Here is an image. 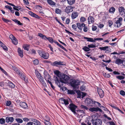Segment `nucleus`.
<instances>
[{"instance_id": "obj_52", "label": "nucleus", "mask_w": 125, "mask_h": 125, "mask_svg": "<svg viewBox=\"0 0 125 125\" xmlns=\"http://www.w3.org/2000/svg\"><path fill=\"white\" fill-rule=\"evenodd\" d=\"M120 94L124 96L125 95V92L123 90H121L120 92Z\"/></svg>"}, {"instance_id": "obj_62", "label": "nucleus", "mask_w": 125, "mask_h": 125, "mask_svg": "<svg viewBox=\"0 0 125 125\" xmlns=\"http://www.w3.org/2000/svg\"><path fill=\"white\" fill-rule=\"evenodd\" d=\"M1 47L4 49L5 50H8V48L4 44V45H3V46H2Z\"/></svg>"}, {"instance_id": "obj_1", "label": "nucleus", "mask_w": 125, "mask_h": 125, "mask_svg": "<svg viewBox=\"0 0 125 125\" xmlns=\"http://www.w3.org/2000/svg\"><path fill=\"white\" fill-rule=\"evenodd\" d=\"M69 80V77L68 76L65 74H62L60 78V79H59V83H56L61 88H62L63 91H64L63 90L64 88H65V87H62L63 86V83H66Z\"/></svg>"}, {"instance_id": "obj_38", "label": "nucleus", "mask_w": 125, "mask_h": 125, "mask_svg": "<svg viewBox=\"0 0 125 125\" xmlns=\"http://www.w3.org/2000/svg\"><path fill=\"white\" fill-rule=\"evenodd\" d=\"M116 77L117 79L120 80H122L124 79L125 78V77L119 75L117 76Z\"/></svg>"}, {"instance_id": "obj_31", "label": "nucleus", "mask_w": 125, "mask_h": 125, "mask_svg": "<svg viewBox=\"0 0 125 125\" xmlns=\"http://www.w3.org/2000/svg\"><path fill=\"white\" fill-rule=\"evenodd\" d=\"M8 85L12 88H14L15 87L14 85L11 82L9 81L8 83Z\"/></svg>"}, {"instance_id": "obj_37", "label": "nucleus", "mask_w": 125, "mask_h": 125, "mask_svg": "<svg viewBox=\"0 0 125 125\" xmlns=\"http://www.w3.org/2000/svg\"><path fill=\"white\" fill-rule=\"evenodd\" d=\"M68 3L70 5H72L75 2V0H67Z\"/></svg>"}, {"instance_id": "obj_3", "label": "nucleus", "mask_w": 125, "mask_h": 125, "mask_svg": "<svg viewBox=\"0 0 125 125\" xmlns=\"http://www.w3.org/2000/svg\"><path fill=\"white\" fill-rule=\"evenodd\" d=\"M54 73L56 75V77H54V80L55 83H59V79L61 76L62 75L58 70H55L54 71Z\"/></svg>"}, {"instance_id": "obj_56", "label": "nucleus", "mask_w": 125, "mask_h": 125, "mask_svg": "<svg viewBox=\"0 0 125 125\" xmlns=\"http://www.w3.org/2000/svg\"><path fill=\"white\" fill-rule=\"evenodd\" d=\"M96 26L93 25L92 26V30L93 31H95L97 29Z\"/></svg>"}, {"instance_id": "obj_53", "label": "nucleus", "mask_w": 125, "mask_h": 125, "mask_svg": "<svg viewBox=\"0 0 125 125\" xmlns=\"http://www.w3.org/2000/svg\"><path fill=\"white\" fill-rule=\"evenodd\" d=\"M108 23L109 27H111L113 23L112 21L111 20H109L108 21Z\"/></svg>"}, {"instance_id": "obj_61", "label": "nucleus", "mask_w": 125, "mask_h": 125, "mask_svg": "<svg viewBox=\"0 0 125 125\" xmlns=\"http://www.w3.org/2000/svg\"><path fill=\"white\" fill-rule=\"evenodd\" d=\"M35 73L37 77L38 76H39V75H40L41 74L39 72L37 71H35Z\"/></svg>"}, {"instance_id": "obj_64", "label": "nucleus", "mask_w": 125, "mask_h": 125, "mask_svg": "<svg viewBox=\"0 0 125 125\" xmlns=\"http://www.w3.org/2000/svg\"><path fill=\"white\" fill-rule=\"evenodd\" d=\"M85 88L84 86H82L80 87L81 90L82 91H83L85 89Z\"/></svg>"}, {"instance_id": "obj_22", "label": "nucleus", "mask_w": 125, "mask_h": 125, "mask_svg": "<svg viewBox=\"0 0 125 125\" xmlns=\"http://www.w3.org/2000/svg\"><path fill=\"white\" fill-rule=\"evenodd\" d=\"M18 52L19 55L22 58L23 56V51L21 50L20 48H18Z\"/></svg>"}, {"instance_id": "obj_63", "label": "nucleus", "mask_w": 125, "mask_h": 125, "mask_svg": "<svg viewBox=\"0 0 125 125\" xmlns=\"http://www.w3.org/2000/svg\"><path fill=\"white\" fill-rule=\"evenodd\" d=\"M108 123L110 125H115L114 122L112 121H109L108 122Z\"/></svg>"}, {"instance_id": "obj_44", "label": "nucleus", "mask_w": 125, "mask_h": 125, "mask_svg": "<svg viewBox=\"0 0 125 125\" xmlns=\"http://www.w3.org/2000/svg\"><path fill=\"white\" fill-rule=\"evenodd\" d=\"M87 46L89 48H94L96 47V46L93 44L88 45Z\"/></svg>"}, {"instance_id": "obj_14", "label": "nucleus", "mask_w": 125, "mask_h": 125, "mask_svg": "<svg viewBox=\"0 0 125 125\" xmlns=\"http://www.w3.org/2000/svg\"><path fill=\"white\" fill-rule=\"evenodd\" d=\"M76 25L77 28L81 31L82 29V27H84L85 25V24L83 23H82L81 24L79 23H76Z\"/></svg>"}, {"instance_id": "obj_28", "label": "nucleus", "mask_w": 125, "mask_h": 125, "mask_svg": "<svg viewBox=\"0 0 125 125\" xmlns=\"http://www.w3.org/2000/svg\"><path fill=\"white\" fill-rule=\"evenodd\" d=\"M86 95V94L83 92H80V93L78 94V95L80 97H81L83 98Z\"/></svg>"}, {"instance_id": "obj_23", "label": "nucleus", "mask_w": 125, "mask_h": 125, "mask_svg": "<svg viewBox=\"0 0 125 125\" xmlns=\"http://www.w3.org/2000/svg\"><path fill=\"white\" fill-rule=\"evenodd\" d=\"M123 61V60L120 59H117L116 60L115 62L116 64H119L121 63L122 64Z\"/></svg>"}, {"instance_id": "obj_19", "label": "nucleus", "mask_w": 125, "mask_h": 125, "mask_svg": "<svg viewBox=\"0 0 125 125\" xmlns=\"http://www.w3.org/2000/svg\"><path fill=\"white\" fill-rule=\"evenodd\" d=\"M6 122L7 123H8L10 122H12L14 120V118L12 117H7L6 118Z\"/></svg>"}, {"instance_id": "obj_41", "label": "nucleus", "mask_w": 125, "mask_h": 125, "mask_svg": "<svg viewBox=\"0 0 125 125\" xmlns=\"http://www.w3.org/2000/svg\"><path fill=\"white\" fill-rule=\"evenodd\" d=\"M15 120L18 123H21L23 122V120L21 119L17 118L15 119Z\"/></svg>"}, {"instance_id": "obj_15", "label": "nucleus", "mask_w": 125, "mask_h": 125, "mask_svg": "<svg viewBox=\"0 0 125 125\" xmlns=\"http://www.w3.org/2000/svg\"><path fill=\"white\" fill-rule=\"evenodd\" d=\"M88 23L90 24L93 23L94 21V18L93 16H89L88 18Z\"/></svg>"}, {"instance_id": "obj_18", "label": "nucleus", "mask_w": 125, "mask_h": 125, "mask_svg": "<svg viewBox=\"0 0 125 125\" xmlns=\"http://www.w3.org/2000/svg\"><path fill=\"white\" fill-rule=\"evenodd\" d=\"M44 77L45 80H46L47 79H50L51 76L48 73L46 72H44Z\"/></svg>"}, {"instance_id": "obj_47", "label": "nucleus", "mask_w": 125, "mask_h": 125, "mask_svg": "<svg viewBox=\"0 0 125 125\" xmlns=\"http://www.w3.org/2000/svg\"><path fill=\"white\" fill-rule=\"evenodd\" d=\"M24 81H25L26 83H28V78L26 76L24 75Z\"/></svg>"}, {"instance_id": "obj_6", "label": "nucleus", "mask_w": 125, "mask_h": 125, "mask_svg": "<svg viewBox=\"0 0 125 125\" xmlns=\"http://www.w3.org/2000/svg\"><path fill=\"white\" fill-rule=\"evenodd\" d=\"M94 101L93 100L89 98H87L85 100V102L88 106H93L94 104Z\"/></svg>"}, {"instance_id": "obj_25", "label": "nucleus", "mask_w": 125, "mask_h": 125, "mask_svg": "<svg viewBox=\"0 0 125 125\" xmlns=\"http://www.w3.org/2000/svg\"><path fill=\"white\" fill-rule=\"evenodd\" d=\"M99 48L101 51H108V46H106L103 47H99Z\"/></svg>"}, {"instance_id": "obj_32", "label": "nucleus", "mask_w": 125, "mask_h": 125, "mask_svg": "<svg viewBox=\"0 0 125 125\" xmlns=\"http://www.w3.org/2000/svg\"><path fill=\"white\" fill-rule=\"evenodd\" d=\"M115 10V9L113 7H112L109 10V12L112 14L114 13Z\"/></svg>"}, {"instance_id": "obj_58", "label": "nucleus", "mask_w": 125, "mask_h": 125, "mask_svg": "<svg viewBox=\"0 0 125 125\" xmlns=\"http://www.w3.org/2000/svg\"><path fill=\"white\" fill-rule=\"evenodd\" d=\"M5 7L7 8L10 10H12V7L8 5H6L5 6Z\"/></svg>"}, {"instance_id": "obj_36", "label": "nucleus", "mask_w": 125, "mask_h": 125, "mask_svg": "<svg viewBox=\"0 0 125 125\" xmlns=\"http://www.w3.org/2000/svg\"><path fill=\"white\" fill-rule=\"evenodd\" d=\"M48 41L51 43H52L54 42L53 38L51 37H48L47 39Z\"/></svg>"}, {"instance_id": "obj_9", "label": "nucleus", "mask_w": 125, "mask_h": 125, "mask_svg": "<svg viewBox=\"0 0 125 125\" xmlns=\"http://www.w3.org/2000/svg\"><path fill=\"white\" fill-rule=\"evenodd\" d=\"M123 19L121 17H120L118 20L115 22V25L117 27H120L122 24V21Z\"/></svg>"}, {"instance_id": "obj_5", "label": "nucleus", "mask_w": 125, "mask_h": 125, "mask_svg": "<svg viewBox=\"0 0 125 125\" xmlns=\"http://www.w3.org/2000/svg\"><path fill=\"white\" fill-rule=\"evenodd\" d=\"M77 107L73 103L70 104L68 107L69 108L73 113L75 115H77V114L76 112V109Z\"/></svg>"}, {"instance_id": "obj_11", "label": "nucleus", "mask_w": 125, "mask_h": 125, "mask_svg": "<svg viewBox=\"0 0 125 125\" xmlns=\"http://www.w3.org/2000/svg\"><path fill=\"white\" fill-rule=\"evenodd\" d=\"M73 10V8L72 6H70L66 7L65 10V12L66 13H68L70 12H72Z\"/></svg>"}, {"instance_id": "obj_42", "label": "nucleus", "mask_w": 125, "mask_h": 125, "mask_svg": "<svg viewBox=\"0 0 125 125\" xmlns=\"http://www.w3.org/2000/svg\"><path fill=\"white\" fill-rule=\"evenodd\" d=\"M80 107L84 110H87L88 109V108L87 106L83 105H81L80 106Z\"/></svg>"}, {"instance_id": "obj_8", "label": "nucleus", "mask_w": 125, "mask_h": 125, "mask_svg": "<svg viewBox=\"0 0 125 125\" xmlns=\"http://www.w3.org/2000/svg\"><path fill=\"white\" fill-rule=\"evenodd\" d=\"M9 37L12 40V43L15 45H16L18 43L17 39L12 35H10Z\"/></svg>"}, {"instance_id": "obj_10", "label": "nucleus", "mask_w": 125, "mask_h": 125, "mask_svg": "<svg viewBox=\"0 0 125 125\" xmlns=\"http://www.w3.org/2000/svg\"><path fill=\"white\" fill-rule=\"evenodd\" d=\"M89 110L92 112H93L94 111L97 112L99 111L100 112H102V110L98 107L96 108L95 107H91L89 109Z\"/></svg>"}, {"instance_id": "obj_13", "label": "nucleus", "mask_w": 125, "mask_h": 125, "mask_svg": "<svg viewBox=\"0 0 125 125\" xmlns=\"http://www.w3.org/2000/svg\"><path fill=\"white\" fill-rule=\"evenodd\" d=\"M60 100L62 102V104H64L66 106L69 104V101L67 99H65L63 98H62L60 99Z\"/></svg>"}, {"instance_id": "obj_59", "label": "nucleus", "mask_w": 125, "mask_h": 125, "mask_svg": "<svg viewBox=\"0 0 125 125\" xmlns=\"http://www.w3.org/2000/svg\"><path fill=\"white\" fill-rule=\"evenodd\" d=\"M28 106L26 103L24 102V109H28Z\"/></svg>"}, {"instance_id": "obj_55", "label": "nucleus", "mask_w": 125, "mask_h": 125, "mask_svg": "<svg viewBox=\"0 0 125 125\" xmlns=\"http://www.w3.org/2000/svg\"><path fill=\"white\" fill-rule=\"evenodd\" d=\"M94 40L95 41H96L102 40H103V39L102 38H94Z\"/></svg>"}, {"instance_id": "obj_60", "label": "nucleus", "mask_w": 125, "mask_h": 125, "mask_svg": "<svg viewBox=\"0 0 125 125\" xmlns=\"http://www.w3.org/2000/svg\"><path fill=\"white\" fill-rule=\"evenodd\" d=\"M32 16L36 18H39V17L37 15L34 13H33Z\"/></svg>"}, {"instance_id": "obj_2", "label": "nucleus", "mask_w": 125, "mask_h": 125, "mask_svg": "<svg viewBox=\"0 0 125 125\" xmlns=\"http://www.w3.org/2000/svg\"><path fill=\"white\" fill-rule=\"evenodd\" d=\"M38 52L40 56L45 59H47L49 56V54L48 53L41 50H38Z\"/></svg>"}, {"instance_id": "obj_39", "label": "nucleus", "mask_w": 125, "mask_h": 125, "mask_svg": "<svg viewBox=\"0 0 125 125\" xmlns=\"http://www.w3.org/2000/svg\"><path fill=\"white\" fill-rule=\"evenodd\" d=\"M44 123L45 125H52L50 122L47 120H44Z\"/></svg>"}, {"instance_id": "obj_54", "label": "nucleus", "mask_w": 125, "mask_h": 125, "mask_svg": "<svg viewBox=\"0 0 125 125\" xmlns=\"http://www.w3.org/2000/svg\"><path fill=\"white\" fill-rule=\"evenodd\" d=\"M6 105L7 106H9L11 104V102L9 101H8L6 102Z\"/></svg>"}, {"instance_id": "obj_45", "label": "nucleus", "mask_w": 125, "mask_h": 125, "mask_svg": "<svg viewBox=\"0 0 125 125\" xmlns=\"http://www.w3.org/2000/svg\"><path fill=\"white\" fill-rule=\"evenodd\" d=\"M61 11V10L57 8L55 9V12L57 14H60Z\"/></svg>"}, {"instance_id": "obj_21", "label": "nucleus", "mask_w": 125, "mask_h": 125, "mask_svg": "<svg viewBox=\"0 0 125 125\" xmlns=\"http://www.w3.org/2000/svg\"><path fill=\"white\" fill-rule=\"evenodd\" d=\"M48 3L50 6H54L55 5L56 3L52 0H47Z\"/></svg>"}, {"instance_id": "obj_57", "label": "nucleus", "mask_w": 125, "mask_h": 125, "mask_svg": "<svg viewBox=\"0 0 125 125\" xmlns=\"http://www.w3.org/2000/svg\"><path fill=\"white\" fill-rule=\"evenodd\" d=\"M24 3H25V5L27 6L29 4V3L28 0H24Z\"/></svg>"}, {"instance_id": "obj_24", "label": "nucleus", "mask_w": 125, "mask_h": 125, "mask_svg": "<svg viewBox=\"0 0 125 125\" xmlns=\"http://www.w3.org/2000/svg\"><path fill=\"white\" fill-rule=\"evenodd\" d=\"M62 62H61L55 61L53 63V65L55 66L57 65H63L62 63Z\"/></svg>"}, {"instance_id": "obj_46", "label": "nucleus", "mask_w": 125, "mask_h": 125, "mask_svg": "<svg viewBox=\"0 0 125 125\" xmlns=\"http://www.w3.org/2000/svg\"><path fill=\"white\" fill-rule=\"evenodd\" d=\"M68 93L70 94H74L73 91L70 90H68Z\"/></svg>"}, {"instance_id": "obj_20", "label": "nucleus", "mask_w": 125, "mask_h": 125, "mask_svg": "<svg viewBox=\"0 0 125 125\" xmlns=\"http://www.w3.org/2000/svg\"><path fill=\"white\" fill-rule=\"evenodd\" d=\"M39 79L44 87H46V84L45 82L42 77H41L39 78Z\"/></svg>"}, {"instance_id": "obj_17", "label": "nucleus", "mask_w": 125, "mask_h": 125, "mask_svg": "<svg viewBox=\"0 0 125 125\" xmlns=\"http://www.w3.org/2000/svg\"><path fill=\"white\" fill-rule=\"evenodd\" d=\"M78 14L76 11L73 12L71 15V17L72 19H74L76 18L78 16Z\"/></svg>"}, {"instance_id": "obj_35", "label": "nucleus", "mask_w": 125, "mask_h": 125, "mask_svg": "<svg viewBox=\"0 0 125 125\" xmlns=\"http://www.w3.org/2000/svg\"><path fill=\"white\" fill-rule=\"evenodd\" d=\"M88 46H85L82 49L85 52H86L89 51L90 50Z\"/></svg>"}, {"instance_id": "obj_12", "label": "nucleus", "mask_w": 125, "mask_h": 125, "mask_svg": "<svg viewBox=\"0 0 125 125\" xmlns=\"http://www.w3.org/2000/svg\"><path fill=\"white\" fill-rule=\"evenodd\" d=\"M98 94L101 98H102L104 96V91L101 89L98 88L97 89Z\"/></svg>"}, {"instance_id": "obj_7", "label": "nucleus", "mask_w": 125, "mask_h": 125, "mask_svg": "<svg viewBox=\"0 0 125 125\" xmlns=\"http://www.w3.org/2000/svg\"><path fill=\"white\" fill-rule=\"evenodd\" d=\"M93 121V125H101L102 121L101 119H97Z\"/></svg>"}, {"instance_id": "obj_34", "label": "nucleus", "mask_w": 125, "mask_h": 125, "mask_svg": "<svg viewBox=\"0 0 125 125\" xmlns=\"http://www.w3.org/2000/svg\"><path fill=\"white\" fill-rule=\"evenodd\" d=\"M30 48V45L27 44H24V49L28 51Z\"/></svg>"}, {"instance_id": "obj_51", "label": "nucleus", "mask_w": 125, "mask_h": 125, "mask_svg": "<svg viewBox=\"0 0 125 125\" xmlns=\"http://www.w3.org/2000/svg\"><path fill=\"white\" fill-rule=\"evenodd\" d=\"M104 116L106 118L109 120H111L112 119L110 117L108 116L106 114H104Z\"/></svg>"}, {"instance_id": "obj_4", "label": "nucleus", "mask_w": 125, "mask_h": 125, "mask_svg": "<svg viewBox=\"0 0 125 125\" xmlns=\"http://www.w3.org/2000/svg\"><path fill=\"white\" fill-rule=\"evenodd\" d=\"M80 83V82L79 80L73 79L71 80L70 83L71 85L74 88H76Z\"/></svg>"}, {"instance_id": "obj_26", "label": "nucleus", "mask_w": 125, "mask_h": 125, "mask_svg": "<svg viewBox=\"0 0 125 125\" xmlns=\"http://www.w3.org/2000/svg\"><path fill=\"white\" fill-rule=\"evenodd\" d=\"M13 69L15 71H16L17 73L22 78H21L22 79H23V76H22L21 73L19 71H17V68L16 67H14L13 68Z\"/></svg>"}, {"instance_id": "obj_50", "label": "nucleus", "mask_w": 125, "mask_h": 125, "mask_svg": "<svg viewBox=\"0 0 125 125\" xmlns=\"http://www.w3.org/2000/svg\"><path fill=\"white\" fill-rule=\"evenodd\" d=\"M0 69L3 72V73H4L6 75H8V74L1 67L0 68Z\"/></svg>"}, {"instance_id": "obj_27", "label": "nucleus", "mask_w": 125, "mask_h": 125, "mask_svg": "<svg viewBox=\"0 0 125 125\" xmlns=\"http://www.w3.org/2000/svg\"><path fill=\"white\" fill-rule=\"evenodd\" d=\"M54 42L57 45L59 46L61 48L63 49L64 51H67L66 49L64 47L60 45L57 42L54 41Z\"/></svg>"}, {"instance_id": "obj_49", "label": "nucleus", "mask_w": 125, "mask_h": 125, "mask_svg": "<svg viewBox=\"0 0 125 125\" xmlns=\"http://www.w3.org/2000/svg\"><path fill=\"white\" fill-rule=\"evenodd\" d=\"M86 21V19L84 17H82L81 18L80 21L81 22H84Z\"/></svg>"}, {"instance_id": "obj_48", "label": "nucleus", "mask_w": 125, "mask_h": 125, "mask_svg": "<svg viewBox=\"0 0 125 125\" xmlns=\"http://www.w3.org/2000/svg\"><path fill=\"white\" fill-rule=\"evenodd\" d=\"M33 63L35 65H37L39 63V61L38 59H36L33 61Z\"/></svg>"}, {"instance_id": "obj_30", "label": "nucleus", "mask_w": 125, "mask_h": 125, "mask_svg": "<svg viewBox=\"0 0 125 125\" xmlns=\"http://www.w3.org/2000/svg\"><path fill=\"white\" fill-rule=\"evenodd\" d=\"M33 124L34 125H40V122L35 119H34L33 121Z\"/></svg>"}, {"instance_id": "obj_40", "label": "nucleus", "mask_w": 125, "mask_h": 125, "mask_svg": "<svg viewBox=\"0 0 125 125\" xmlns=\"http://www.w3.org/2000/svg\"><path fill=\"white\" fill-rule=\"evenodd\" d=\"M105 77L109 78L110 77V75L109 73H103Z\"/></svg>"}, {"instance_id": "obj_43", "label": "nucleus", "mask_w": 125, "mask_h": 125, "mask_svg": "<svg viewBox=\"0 0 125 125\" xmlns=\"http://www.w3.org/2000/svg\"><path fill=\"white\" fill-rule=\"evenodd\" d=\"M5 120L3 118H1L0 119V123L1 124H4L5 123Z\"/></svg>"}, {"instance_id": "obj_29", "label": "nucleus", "mask_w": 125, "mask_h": 125, "mask_svg": "<svg viewBox=\"0 0 125 125\" xmlns=\"http://www.w3.org/2000/svg\"><path fill=\"white\" fill-rule=\"evenodd\" d=\"M84 39L87 40L88 41L91 42H95V40H93V39L92 38H87L86 37H84Z\"/></svg>"}, {"instance_id": "obj_33", "label": "nucleus", "mask_w": 125, "mask_h": 125, "mask_svg": "<svg viewBox=\"0 0 125 125\" xmlns=\"http://www.w3.org/2000/svg\"><path fill=\"white\" fill-rule=\"evenodd\" d=\"M12 21L14 22L15 23H17L18 24L20 25H23V24L21 23L18 20L16 19H14L12 20Z\"/></svg>"}, {"instance_id": "obj_16", "label": "nucleus", "mask_w": 125, "mask_h": 125, "mask_svg": "<svg viewBox=\"0 0 125 125\" xmlns=\"http://www.w3.org/2000/svg\"><path fill=\"white\" fill-rule=\"evenodd\" d=\"M119 11L120 14L122 15L123 14L125 13V9L123 7H119Z\"/></svg>"}]
</instances>
